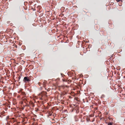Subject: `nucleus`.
<instances>
[{
	"label": "nucleus",
	"mask_w": 125,
	"mask_h": 125,
	"mask_svg": "<svg viewBox=\"0 0 125 125\" xmlns=\"http://www.w3.org/2000/svg\"><path fill=\"white\" fill-rule=\"evenodd\" d=\"M23 81L25 83H26L27 82H29L31 81V80L29 77H25L23 80Z\"/></svg>",
	"instance_id": "1"
},
{
	"label": "nucleus",
	"mask_w": 125,
	"mask_h": 125,
	"mask_svg": "<svg viewBox=\"0 0 125 125\" xmlns=\"http://www.w3.org/2000/svg\"><path fill=\"white\" fill-rule=\"evenodd\" d=\"M19 93H21V94L22 95H23L24 96H25L26 95L25 93L24 92H22V90H20L19 91Z\"/></svg>",
	"instance_id": "2"
},
{
	"label": "nucleus",
	"mask_w": 125,
	"mask_h": 125,
	"mask_svg": "<svg viewBox=\"0 0 125 125\" xmlns=\"http://www.w3.org/2000/svg\"><path fill=\"white\" fill-rule=\"evenodd\" d=\"M108 125H112V124L111 123H108Z\"/></svg>",
	"instance_id": "3"
},
{
	"label": "nucleus",
	"mask_w": 125,
	"mask_h": 125,
	"mask_svg": "<svg viewBox=\"0 0 125 125\" xmlns=\"http://www.w3.org/2000/svg\"><path fill=\"white\" fill-rule=\"evenodd\" d=\"M116 1L117 2H119V1L120 0H116Z\"/></svg>",
	"instance_id": "4"
},
{
	"label": "nucleus",
	"mask_w": 125,
	"mask_h": 125,
	"mask_svg": "<svg viewBox=\"0 0 125 125\" xmlns=\"http://www.w3.org/2000/svg\"><path fill=\"white\" fill-rule=\"evenodd\" d=\"M63 81H64V82L66 81L65 80H63Z\"/></svg>",
	"instance_id": "5"
}]
</instances>
